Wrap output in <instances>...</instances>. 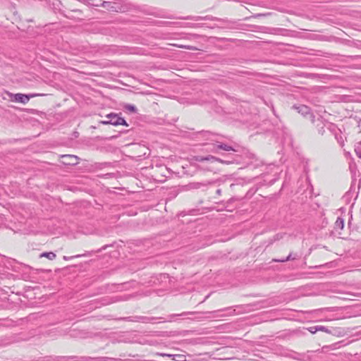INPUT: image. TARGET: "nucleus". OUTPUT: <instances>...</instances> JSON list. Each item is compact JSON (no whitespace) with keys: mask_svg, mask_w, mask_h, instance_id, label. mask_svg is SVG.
Returning <instances> with one entry per match:
<instances>
[{"mask_svg":"<svg viewBox=\"0 0 361 361\" xmlns=\"http://www.w3.org/2000/svg\"><path fill=\"white\" fill-rule=\"evenodd\" d=\"M200 133L202 134V137H204L206 140L214 142V147L211 149L212 152L218 153L221 149L227 152L235 151L231 145L221 142V139L223 138L221 135L214 133L210 131H202Z\"/></svg>","mask_w":361,"mask_h":361,"instance_id":"nucleus-1","label":"nucleus"},{"mask_svg":"<svg viewBox=\"0 0 361 361\" xmlns=\"http://www.w3.org/2000/svg\"><path fill=\"white\" fill-rule=\"evenodd\" d=\"M96 6H100L111 12H123L126 9L123 0L103 1L100 4H97Z\"/></svg>","mask_w":361,"mask_h":361,"instance_id":"nucleus-2","label":"nucleus"},{"mask_svg":"<svg viewBox=\"0 0 361 361\" xmlns=\"http://www.w3.org/2000/svg\"><path fill=\"white\" fill-rule=\"evenodd\" d=\"M214 180H206L204 182H192L182 186L183 191L202 190L205 191L209 185L215 183Z\"/></svg>","mask_w":361,"mask_h":361,"instance_id":"nucleus-3","label":"nucleus"},{"mask_svg":"<svg viewBox=\"0 0 361 361\" xmlns=\"http://www.w3.org/2000/svg\"><path fill=\"white\" fill-rule=\"evenodd\" d=\"M43 94H22V93H16L11 94L10 97L12 102H18L21 104H27L30 98L37 97V96H43Z\"/></svg>","mask_w":361,"mask_h":361,"instance_id":"nucleus-4","label":"nucleus"},{"mask_svg":"<svg viewBox=\"0 0 361 361\" xmlns=\"http://www.w3.org/2000/svg\"><path fill=\"white\" fill-rule=\"evenodd\" d=\"M293 108L298 111L299 114H300L304 117L310 119L312 123H314V115L311 111V109L309 106L306 105H299V106H293Z\"/></svg>","mask_w":361,"mask_h":361,"instance_id":"nucleus-5","label":"nucleus"},{"mask_svg":"<svg viewBox=\"0 0 361 361\" xmlns=\"http://www.w3.org/2000/svg\"><path fill=\"white\" fill-rule=\"evenodd\" d=\"M106 118L110 119L111 124L113 126H128V124L123 117H120L118 114L115 113H111L106 115Z\"/></svg>","mask_w":361,"mask_h":361,"instance_id":"nucleus-6","label":"nucleus"},{"mask_svg":"<svg viewBox=\"0 0 361 361\" xmlns=\"http://www.w3.org/2000/svg\"><path fill=\"white\" fill-rule=\"evenodd\" d=\"M62 163L65 165L75 166L78 164V157L72 154L61 155Z\"/></svg>","mask_w":361,"mask_h":361,"instance_id":"nucleus-7","label":"nucleus"},{"mask_svg":"<svg viewBox=\"0 0 361 361\" xmlns=\"http://www.w3.org/2000/svg\"><path fill=\"white\" fill-rule=\"evenodd\" d=\"M196 161H200V162H202L204 161H212V162L218 161V162H220L222 164H229L231 163V161H224V160H222L219 158H216L212 155H208L207 157H196Z\"/></svg>","mask_w":361,"mask_h":361,"instance_id":"nucleus-8","label":"nucleus"},{"mask_svg":"<svg viewBox=\"0 0 361 361\" xmlns=\"http://www.w3.org/2000/svg\"><path fill=\"white\" fill-rule=\"evenodd\" d=\"M74 358V356H48L43 361H68Z\"/></svg>","mask_w":361,"mask_h":361,"instance_id":"nucleus-9","label":"nucleus"},{"mask_svg":"<svg viewBox=\"0 0 361 361\" xmlns=\"http://www.w3.org/2000/svg\"><path fill=\"white\" fill-rule=\"evenodd\" d=\"M314 122L317 123L316 126L317 128L318 133L324 135L325 133L326 124L322 117L318 118L317 120L314 119Z\"/></svg>","mask_w":361,"mask_h":361,"instance_id":"nucleus-10","label":"nucleus"},{"mask_svg":"<svg viewBox=\"0 0 361 361\" xmlns=\"http://www.w3.org/2000/svg\"><path fill=\"white\" fill-rule=\"evenodd\" d=\"M40 257H46L49 260H53L56 258V255L53 252H44L40 254Z\"/></svg>","mask_w":361,"mask_h":361,"instance_id":"nucleus-11","label":"nucleus"},{"mask_svg":"<svg viewBox=\"0 0 361 361\" xmlns=\"http://www.w3.org/2000/svg\"><path fill=\"white\" fill-rule=\"evenodd\" d=\"M296 257L297 255H295L294 256L293 255V253L290 252L288 256L285 258V259H274L275 262H287V261H289V260H293V259H296Z\"/></svg>","mask_w":361,"mask_h":361,"instance_id":"nucleus-12","label":"nucleus"},{"mask_svg":"<svg viewBox=\"0 0 361 361\" xmlns=\"http://www.w3.org/2000/svg\"><path fill=\"white\" fill-rule=\"evenodd\" d=\"M124 109L131 113H136L137 111L135 105L130 104H125Z\"/></svg>","mask_w":361,"mask_h":361,"instance_id":"nucleus-13","label":"nucleus"},{"mask_svg":"<svg viewBox=\"0 0 361 361\" xmlns=\"http://www.w3.org/2000/svg\"><path fill=\"white\" fill-rule=\"evenodd\" d=\"M314 331H311L312 334H314L317 331H324V332H327V333L330 332L329 331V329L326 327L324 326H314Z\"/></svg>","mask_w":361,"mask_h":361,"instance_id":"nucleus-14","label":"nucleus"},{"mask_svg":"<svg viewBox=\"0 0 361 361\" xmlns=\"http://www.w3.org/2000/svg\"><path fill=\"white\" fill-rule=\"evenodd\" d=\"M355 152L357 156L361 159V141L357 142L355 147Z\"/></svg>","mask_w":361,"mask_h":361,"instance_id":"nucleus-15","label":"nucleus"},{"mask_svg":"<svg viewBox=\"0 0 361 361\" xmlns=\"http://www.w3.org/2000/svg\"><path fill=\"white\" fill-rule=\"evenodd\" d=\"M336 226L341 229H343L344 226V221L343 219L338 217L336 221Z\"/></svg>","mask_w":361,"mask_h":361,"instance_id":"nucleus-16","label":"nucleus"},{"mask_svg":"<svg viewBox=\"0 0 361 361\" xmlns=\"http://www.w3.org/2000/svg\"><path fill=\"white\" fill-rule=\"evenodd\" d=\"M173 360L176 361H185V355H173Z\"/></svg>","mask_w":361,"mask_h":361,"instance_id":"nucleus-17","label":"nucleus"},{"mask_svg":"<svg viewBox=\"0 0 361 361\" xmlns=\"http://www.w3.org/2000/svg\"><path fill=\"white\" fill-rule=\"evenodd\" d=\"M87 255H88V254L77 255L71 256V257L63 256V259L67 261V260H70L73 258H79V257H81L83 256H87Z\"/></svg>","mask_w":361,"mask_h":361,"instance_id":"nucleus-18","label":"nucleus"},{"mask_svg":"<svg viewBox=\"0 0 361 361\" xmlns=\"http://www.w3.org/2000/svg\"><path fill=\"white\" fill-rule=\"evenodd\" d=\"M120 320H123V321H130V322H133L134 320L131 319L130 317H121L119 319Z\"/></svg>","mask_w":361,"mask_h":361,"instance_id":"nucleus-19","label":"nucleus"},{"mask_svg":"<svg viewBox=\"0 0 361 361\" xmlns=\"http://www.w3.org/2000/svg\"><path fill=\"white\" fill-rule=\"evenodd\" d=\"M101 123L103 125H109V124H111V121H110V119H109L107 121H101Z\"/></svg>","mask_w":361,"mask_h":361,"instance_id":"nucleus-20","label":"nucleus"},{"mask_svg":"<svg viewBox=\"0 0 361 361\" xmlns=\"http://www.w3.org/2000/svg\"><path fill=\"white\" fill-rule=\"evenodd\" d=\"M193 314V312H185L180 314H178V316H184V315H188V314Z\"/></svg>","mask_w":361,"mask_h":361,"instance_id":"nucleus-21","label":"nucleus"},{"mask_svg":"<svg viewBox=\"0 0 361 361\" xmlns=\"http://www.w3.org/2000/svg\"><path fill=\"white\" fill-rule=\"evenodd\" d=\"M161 356H163V357H172L173 358V355H171V354H166V353H161L160 354Z\"/></svg>","mask_w":361,"mask_h":361,"instance_id":"nucleus-22","label":"nucleus"},{"mask_svg":"<svg viewBox=\"0 0 361 361\" xmlns=\"http://www.w3.org/2000/svg\"><path fill=\"white\" fill-rule=\"evenodd\" d=\"M179 47H181V48H185V49H191V50H194V49H192V47H190V46H188V47H186V46H182V45H181V46H179Z\"/></svg>","mask_w":361,"mask_h":361,"instance_id":"nucleus-23","label":"nucleus"},{"mask_svg":"<svg viewBox=\"0 0 361 361\" xmlns=\"http://www.w3.org/2000/svg\"><path fill=\"white\" fill-rule=\"evenodd\" d=\"M137 319H142L143 322H145V320H149V319L147 317H137Z\"/></svg>","mask_w":361,"mask_h":361,"instance_id":"nucleus-24","label":"nucleus"},{"mask_svg":"<svg viewBox=\"0 0 361 361\" xmlns=\"http://www.w3.org/2000/svg\"><path fill=\"white\" fill-rule=\"evenodd\" d=\"M216 193L218 195H220L221 194V189H218V190H216Z\"/></svg>","mask_w":361,"mask_h":361,"instance_id":"nucleus-25","label":"nucleus"},{"mask_svg":"<svg viewBox=\"0 0 361 361\" xmlns=\"http://www.w3.org/2000/svg\"><path fill=\"white\" fill-rule=\"evenodd\" d=\"M309 331L311 332V331H314V326H312L309 329Z\"/></svg>","mask_w":361,"mask_h":361,"instance_id":"nucleus-26","label":"nucleus"},{"mask_svg":"<svg viewBox=\"0 0 361 361\" xmlns=\"http://www.w3.org/2000/svg\"><path fill=\"white\" fill-rule=\"evenodd\" d=\"M96 359H97V360H104V359H105V357H97Z\"/></svg>","mask_w":361,"mask_h":361,"instance_id":"nucleus-27","label":"nucleus"},{"mask_svg":"<svg viewBox=\"0 0 361 361\" xmlns=\"http://www.w3.org/2000/svg\"><path fill=\"white\" fill-rule=\"evenodd\" d=\"M225 310H232L231 307L226 308Z\"/></svg>","mask_w":361,"mask_h":361,"instance_id":"nucleus-28","label":"nucleus"}]
</instances>
